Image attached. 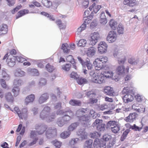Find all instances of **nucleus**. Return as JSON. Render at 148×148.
Returning a JSON list of instances; mask_svg holds the SVG:
<instances>
[{"instance_id": "f257e3e1", "label": "nucleus", "mask_w": 148, "mask_h": 148, "mask_svg": "<svg viewBox=\"0 0 148 148\" xmlns=\"http://www.w3.org/2000/svg\"><path fill=\"white\" fill-rule=\"evenodd\" d=\"M36 131H31L30 137L33 138L36 136L37 134L42 135L45 131V136L47 138H50L56 136L57 135V130L55 127H50L47 129V125L43 124L36 125L35 126Z\"/></svg>"}, {"instance_id": "f03ea898", "label": "nucleus", "mask_w": 148, "mask_h": 148, "mask_svg": "<svg viewBox=\"0 0 148 148\" xmlns=\"http://www.w3.org/2000/svg\"><path fill=\"white\" fill-rule=\"evenodd\" d=\"M108 58L105 56H102L96 59L93 64L96 70H99L105 68L108 63Z\"/></svg>"}, {"instance_id": "7ed1b4c3", "label": "nucleus", "mask_w": 148, "mask_h": 148, "mask_svg": "<svg viewBox=\"0 0 148 148\" xmlns=\"http://www.w3.org/2000/svg\"><path fill=\"white\" fill-rule=\"evenodd\" d=\"M56 113L58 115H62L66 114L61 118L63 121L64 122L65 124L70 120L74 115L73 112L70 110L65 111L63 110H60L57 111Z\"/></svg>"}, {"instance_id": "20e7f679", "label": "nucleus", "mask_w": 148, "mask_h": 148, "mask_svg": "<svg viewBox=\"0 0 148 148\" xmlns=\"http://www.w3.org/2000/svg\"><path fill=\"white\" fill-rule=\"evenodd\" d=\"M107 128H110L111 131L114 133H117L120 130V126L116 121H110L106 125Z\"/></svg>"}, {"instance_id": "39448f33", "label": "nucleus", "mask_w": 148, "mask_h": 148, "mask_svg": "<svg viewBox=\"0 0 148 148\" xmlns=\"http://www.w3.org/2000/svg\"><path fill=\"white\" fill-rule=\"evenodd\" d=\"M14 111L16 113L20 119L26 118L28 116V110L26 108L22 109V112H21L18 108L16 107L14 108Z\"/></svg>"}, {"instance_id": "423d86ee", "label": "nucleus", "mask_w": 148, "mask_h": 148, "mask_svg": "<svg viewBox=\"0 0 148 148\" xmlns=\"http://www.w3.org/2000/svg\"><path fill=\"white\" fill-rule=\"evenodd\" d=\"M105 81L104 77L101 73L100 74L93 73V82L101 84L104 82Z\"/></svg>"}, {"instance_id": "0eeeda50", "label": "nucleus", "mask_w": 148, "mask_h": 148, "mask_svg": "<svg viewBox=\"0 0 148 148\" xmlns=\"http://www.w3.org/2000/svg\"><path fill=\"white\" fill-rule=\"evenodd\" d=\"M102 120L97 119L93 123L94 126L96 127L99 131L103 130L105 129V125L102 123Z\"/></svg>"}, {"instance_id": "6e6552de", "label": "nucleus", "mask_w": 148, "mask_h": 148, "mask_svg": "<svg viewBox=\"0 0 148 148\" xmlns=\"http://www.w3.org/2000/svg\"><path fill=\"white\" fill-rule=\"evenodd\" d=\"M117 34L114 31H110L107 37V40L110 43L114 42L117 39Z\"/></svg>"}, {"instance_id": "1a4fd4ad", "label": "nucleus", "mask_w": 148, "mask_h": 148, "mask_svg": "<svg viewBox=\"0 0 148 148\" xmlns=\"http://www.w3.org/2000/svg\"><path fill=\"white\" fill-rule=\"evenodd\" d=\"M108 45L104 42H101L98 45V47L99 52L101 54L104 53L106 52Z\"/></svg>"}, {"instance_id": "9d476101", "label": "nucleus", "mask_w": 148, "mask_h": 148, "mask_svg": "<svg viewBox=\"0 0 148 148\" xmlns=\"http://www.w3.org/2000/svg\"><path fill=\"white\" fill-rule=\"evenodd\" d=\"M51 108L50 107L47 106L45 107L40 113V118L42 119H44L49 114Z\"/></svg>"}, {"instance_id": "9b49d317", "label": "nucleus", "mask_w": 148, "mask_h": 148, "mask_svg": "<svg viewBox=\"0 0 148 148\" xmlns=\"http://www.w3.org/2000/svg\"><path fill=\"white\" fill-rule=\"evenodd\" d=\"M6 62L8 65L10 67L13 66L16 63V58L12 55H9L7 59Z\"/></svg>"}, {"instance_id": "f8f14e48", "label": "nucleus", "mask_w": 148, "mask_h": 148, "mask_svg": "<svg viewBox=\"0 0 148 148\" xmlns=\"http://www.w3.org/2000/svg\"><path fill=\"white\" fill-rule=\"evenodd\" d=\"M123 3L124 5L131 7H133L137 4L136 0H123Z\"/></svg>"}, {"instance_id": "ddd939ff", "label": "nucleus", "mask_w": 148, "mask_h": 148, "mask_svg": "<svg viewBox=\"0 0 148 148\" xmlns=\"http://www.w3.org/2000/svg\"><path fill=\"white\" fill-rule=\"evenodd\" d=\"M107 69H109L108 67H107ZM102 75L104 77V79L105 80L106 78H111L113 76V73L111 71L107 70H103V71L101 73Z\"/></svg>"}, {"instance_id": "4468645a", "label": "nucleus", "mask_w": 148, "mask_h": 148, "mask_svg": "<svg viewBox=\"0 0 148 148\" xmlns=\"http://www.w3.org/2000/svg\"><path fill=\"white\" fill-rule=\"evenodd\" d=\"M137 116L138 115L136 113H131L125 118V120L127 122L132 123L136 119Z\"/></svg>"}, {"instance_id": "2eb2a0df", "label": "nucleus", "mask_w": 148, "mask_h": 148, "mask_svg": "<svg viewBox=\"0 0 148 148\" xmlns=\"http://www.w3.org/2000/svg\"><path fill=\"white\" fill-rule=\"evenodd\" d=\"M88 42L89 45L91 46L90 47L87 51V54L88 56H92V38L91 36L88 37Z\"/></svg>"}, {"instance_id": "dca6fc26", "label": "nucleus", "mask_w": 148, "mask_h": 148, "mask_svg": "<svg viewBox=\"0 0 148 148\" xmlns=\"http://www.w3.org/2000/svg\"><path fill=\"white\" fill-rule=\"evenodd\" d=\"M106 142L105 141H101V142L99 139H96L94 141V145H95L96 147H98L99 148H106Z\"/></svg>"}, {"instance_id": "f3484780", "label": "nucleus", "mask_w": 148, "mask_h": 148, "mask_svg": "<svg viewBox=\"0 0 148 148\" xmlns=\"http://www.w3.org/2000/svg\"><path fill=\"white\" fill-rule=\"evenodd\" d=\"M129 68L127 67L125 70L124 67L123 66H119L116 69V71L118 75H120L123 73H128L129 72Z\"/></svg>"}, {"instance_id": "a211bd4d", "label": "nucleus", "mask_w": 148, "mask_h": 148, "mask_svg": "<svg viewBox=\"0 0 148 148\" xmlns=\"http://www.w3.org/2000/svg\"><path fill=\"white\" fill-rule=\"evenodd\" d=\"M104 93L107 95L111 96H114L115 94L113 88L110 86L105 87L104 90Z\"/></svg>"}, {"instance_id": "6ab92c4d", "label": "nucleus", "mask_w": 148, "mask_h": 148, "mask_svg": "<svg viewBox=\"0 0 148 148\" xmlns=\"http://www.w3.org/2000/svg\"><path fill=\"white\" fill-rule=\"evenodd\" d=\"M35 95L33 94H30L27 96L25 100V104L27 105L29 103H32L35 99Z\"/></svg>"}, {"instance_id": "aec40b11", "label": "nucleus", "mask_w": 148, "mask_h": 148, "mask_svg": "<svg viewBox=\"0 0 148 148\" xmlns=\"http://www.w3.org/2000/svg\"><path fill=\"white\" fill-rule=\"evenodd\" d=\"M92 11H91L90 14L89 16H86V17L85 16L83 18V20H84V23H86V24H90V26H92Z\"/></svg>"}, {"instance_id": "412c9836", "label": "nucleus", "mask_w": 148, "mask_h": 148, "mask_svg": "<svg viewBox=\"0 0 148 148\" xmlns=\"http://www.w3.org/2000/svg\"><path fill=\"white\" fill-rule=\"evenodd\" d=\"M8 26L6 24H2L0 26V35L6 34L8 32Z\"/></svg>"}, {"instance_id": "4be33fe9", "label": "nucleus", "mask_w": 148, "mask_h": 148, "mask_svg": "<svg viewBox=\"0 0 148 148\" xmlns=\"http://www.w3.org/2000/svg\"><path fill=\"white\" fill-rule=\"evenodd\" d=\"M123 99L125 103H128L129 102L132 101L134 99V97L131 94L125 95L123 97Z\"/></svg>"}, {"instance_id": "5701e85b", "label": "nucleus", "mask_w": 148, "mask_h": 148, "mask_svg": "<svg viewBox=\"0 0 148 148\" xmlns=\"http://www.w3.org/2000/svg\"><path fill=\"white\" fill-rule=\"evenodd\" d=\"M49 98V96L47 93H44L38 99V102L40 104H42L45 102Z\"/></svg>"}, {"instance_id": "b1692460", "label": "nucleus", "mask_w": 148, "mask_h": 148, "mask_svg": "<svg viewBox=\"0 0 148 148\" xmlns=\"http://www.w3.org/2000/svg\"><path fill=\"white\" fill-rule=\"evenodd\" d=\"M5 99L8 102H13L14 97L11 92H8L5 93L4 96Z\"/></svg>"}, {"instance_id": "393cba45", "label": "nucleus", "mask_w": 148, "mask_h": 148, "mask_svg": "<svg viewBox=\"0 0 148 148\" xmlns=\"http://www.w3.org/2000/svg\"><path fill=\"white\" fill-rule=\"evenodd\" d=\"M89 117L84 115L80 117V120L82 124H87L89 123Z\"/></svg>"}, {"instance_id": "a878e982", "label": "nucleus", "mask_w": 148, "mask_h": 148, "mask_svg": "<svg viewBox=\"0 0 148 148\" xmlns=\"http://www.w3.org/2000/svg\"><path fill=\"white\" fill-rule=\"evenodd\" d=\"M30 8L34 9L35 6L37 7H42L40 3L37 1H33L31 2L28 5Z\"/></svg>"}, {"instance_id": "bb28decb", "label": "nucleus", "mask_w": 148, "mask_h": 148, "mask_svg": "<svg viewBox=\"0 0 148 148\" xmlns=\"http://www.w3.org/2000/svg\"><path fill=\"white\" fill-rule=\"evenodd\" d=\"M133 90L131 87L127 86L125 87L122 91L123 94L127 95L129 94H132Z\"/></svg>"}, {"instance_id": "cd10ccee", "label": "nucleus", "mask_w": 148, "mask_h": 148, "mask_svg": "<svg viewBox=\"0 0 148 148\" xmlns=\"http://www.w3.org/2000/svg\"><path fill=\"white\" fill-rule=\"evenodd\" d=\"M76 80L78 84L80 85L86 84L88 82L86 78L82 77H78L76 79Z\"/></svg>"}, {"instance_id": "c85d7f7f", "label": "nucleus", "mask_w": 148, "mask_h": 148, "mask_svg": "<svg viewBox=\"0 0 148 148\" xmlns=\"http://www.w3.org/2000/svg\"><path fill=\"white\" fill-rule=\"evenodd\" d=\"M100 21L101 23L103 24H106L107 23V18L104 12H102L101 14Z\"/></svg>"}, {"instance_id": "c756f323", "label": "nucleus", "mask_w": 148, "mask_h": 148, "mask_svg": "<svg viewBox=\"0 0 148 148\" xmlns=\"http://www.w3.org/2000/svg\"><path fill=\"white\" fill-rule=\"evenodd\" d=\"M56 115L55 113H52L51 114L47 116L45 118H46V121L48 123H49L53 121L56 118Z\"/></svg>"}, {"instance_id": "7c9ffc66", "label": "nucleus", "mask_w": 148, "mask_h": 148, "mask_svg": "<svg viewBox=\"0 0 148 148\" xmlns=\"http://www.w3.org/2000/svg\"><path fill=\"white\" fill-rule=\"evenodd\" d=\"M69 104L72 106H80L82 104L81 102L79 100L71 99L69 102Z\"/></svg>"}, {"instance_id": "2f4dec72", "label": "nucleus", "mask_w": 148, "mask_h": 148, "mask_svg": "<svg viewBox=\"0 0 148 148\" xmlns=\"http://www.w3.org/2000/svg\"><path fill=\"white\" fill-rule=\"evenodd\" d=\"M70 47L67 43L63 44L62 46L61 49L64 52L66 53H68L70 51Z\"/></svg>"}, {"instance_id": "473e14b6", "label": "nucleus", "mask_w": 148, "mask_h": 148, "mask_svg": "<svg viewBox=\"0 0 148 148\" xmlns=\"http://www.w3.org/2000/svg\"><path fill=\"white\" fill-rule=\"evenodd\" d=\"M55 22L60 29H64L66 28V24L62 23L60 20H56Z\"/></svg>"}, {"instance_id": "72a5a7b5", "label": "nucleus", "mask_w": 148, "mask_h": 148, "mask_svg": "<svg viewBox=\"0 0 148 148\" xmlns=\"http://www.w3.org/2000/svg\"><path fill=\"white\" fill-rule=\"evenodd\" d=\"M29 13V11L28 10H23L19 11L18 13V16L16 17V18H18L24 15L25 14Z\"/></svg>"}, {"instance_id": "f704fd0d", "label": "nucleus", "mask_w": 148, "mask_h": 148, "mask_svg": "<svg viewBox=\"0 0 148 148\" xmlns=\"http://www.w3.org/2000/svg\"><path fill=\"white\" fill-rule=\"evenodd\" d=\"M12 91L14 94V96L15 97L19 95L20 89L19 87L14 86Z\"/></svg>"}, {"instance_id": "c9c22d12", "label": "nucleus", "mask_w": 148, "mask_h": 148, "mask_svg": "<svg viewBox=\"0 0 148 148\" xmlns=\"http://www.w3.org/2000/svg\"><path fill=\"white\" fill-rule=\"evenodd\" d=\"M117 23L113 20H111L109 22V25L112 29L115 30L116 29Z\"/></svg>"}, {"instance_id": "e433bc0d", "label": "nucleus", "mask_w": 148, "mask_h": 148, "mask_svg": "<svg viewBox=\"0 0 148 148\" xmlns=\"http://www.w3.org/2000/svg\"><path fill=\"white\" fill-rule=\"evenodd\" d=\"M42 2L45 6L48 8H50L52 5L51 2L48 0H42Z\"/></svg>"}, {"instance_id": "4c0bfd02", "label": "nucleus", "mask_w": 148, "mask_h": 148, "mask_svg": "<svg viewBox=\"0 0 148 148\" xmlns=\"http://www.w3.org/2000/svg\"><path fill=\"white\" fill-rule=\"evenodd\" d=\"M79 125V124L77 123H72L68 127V130L70 131H73L75 130Z\"/></svg>"}, {"instance_id": "58836bf2", "label": "nucleus", "mask_w": 148, "mask_h": 148, "mask_svg": "<svg viewBox=\"0 0 148 148\" xmlns=\"http://www.w3.org/2000/svg\"><path fill=\"white\" fill-rule=\"evenodd\" d=\"M130 130L129 129H127L123 133L121 137V141H124L126 138L128 134L130 132Z\"/></svg>"}, {"instance_id": "ea45409f", "label": "nucleus", "mask_w": 148, "mask_h": 148, "mask_svg": "<svg viewBox=\"0 0 148 148\" xmlns=\"http://www.w3.org/2000/svg\"><path fill=\"white\" fill-rule=\"evenodd\" d=\"M101 8V6L97 5L95 3H93V12L96 13Z\"/></svg>"}, {"instance_id": "a19ab883", "label": "nucleus", "mask_w": 148, "mask_h": 148, "mask_svg": "<svg viewBox=\"0 0 148 148\" xmlns=\"http://www.w3.org/2000/svg\"><path fill=\"white\" fill-rule=\"evenodd\" d=\"M99 38V34L98 32H94L93 33V44L95 45L97 42V40Z\"/></svg>"}, {"instance_id": "79ce46f5", "label": "nucleus", "mask_w": 148, "mask_h": 148, "mask_svg": "<svg viewBox=\"0 0 148 148\" xmlns=\"http://www.w3.org/2000/svg\"><path fill=\"white\" fill-rule=\"evenodd\" d=\"M138 104L134 103V104L132 106L133 108H134L135 110H136L137 112L139 113H143L145 112V108L143 106H142V108H140L139 109H135V107L137 105H138Z\"/></svg>"}, {"instance_id": "37998d69", "label": "nucleus", "mask_w": 148, "mask_h": 148, "mask_svg": "<svg viewBox=\"0 0 148 148\" xmlns=\"http://www.w3.org/2000/svg\"><path fill=\"white\" fill-rule=\"evenodd\" d=\"M15 75L16 77H23L25 75V73L21 70L16 71L15 73Z\"/></svg>"}, {"instance_id": "c03bdc74", "label": "nucleus", "mask_w": 148, "mask_h": 148, "mask_svg": "<svg viewBox=\"0 0 148 148\" xmlns=\"http://www.w3.org/2000/svg\"><path fill=\"white\" fill-rule=\"evenodd\" d=\"M70 133L69 132L66 131H65L62 132L60 135V137L64 139L69 137L70 135Z\"/></svg>"}, {"instance_id": "a18cd8bd", "label": "nucleus", "mask_w": 148, "mask_h": 148, "mask_svg": "<svg viewBox=\"0 0 148 148\" xmlns=\"http://www.w3.org/2000/svg\"><path fill=\"white\" fill-rule=\"evenodd\" d=\"M92 144V140L90 139L86 141L85 143V147L86 148H91Z\"/></svg>"}, {"instance_id": "49530a36", "label": "nucleus", "mask_w": 148, "mask_h": 148, "mask_svg": "<svg viewBox=\"0 0 148 148\" xmlns=\"http://www.w3.org/2000/svg\"><path fill=\"white\" fill-rule=\"evenodd\" d=\"M66 62H70L73 64L75 63L74 59L71 55H69L67 56L66 58Z\"/></svg>"}, {"instance_id": "de8ad7c7", "label": "nucleus", "mask_w": 148, "mask_h": 148, "mask_svg": "<svg viewBox=\"0 0 148 148\" xmlns=\"http://www.w3.org/2000/svg\"><path fill=\"white\" fill-rule=\"evenodd\" d=\"M86 43V40L84 39H81L80 40L78 43L77 44V46L79 47H84L85 46Z\"/></svg>"}, {"instance_id": "09e8293b", "label": "nucleus", "mask_w": 148, "mask_h": 148, "mask_svg": "<svg viewBox=\"0 0 148 148\" xmlns=\"http://www.w3.org/2000/svg\"><path fill=\"white\" fill-rule=\"evenodd\" d=\"M79 139L78 138H73L69 142V144L71 145H73L77 144L79 141Z\"/></svg>"}, {"instance_id": "8fccbe9b", "label": "nucleus", "mask_w": 148, "mask_h": 148, "mask_svg": "<svg viewBox=\"0 0 148 148\" xmlns=\"http://www.w3.org/2000/svg\"><path fill=\"white\" fill-rule=\"evenodd\" d=\"M71 67V65L70 64H66L62 66V69L65 71H68L70 70Z\"/></svg>"}, {"instance_id": "3c124183", "label": "nucleus", "mask_w": 148, "mask_h": 148, "mask_svg": "<svg viewBox=\"0 0 148 148\" xmlns=\"http://www.w3.org/2000/svg\"><path fill=\"white\" fill-rule=\"evenodd\" d=\"M117 32L119 34H123L124 33V28L122 25L119 24L117 27Z\"/></svg>"}, {"instance_id": "603ef678", "label": "nucleus", "mask_w": 148, "mask_h": 148, "mask_svg": "<svg viewBox=\"0 0 148 148\" xmlns=\"http://www.w3.org/2000/svg\"><path fill=\"white\" fill-rule=\"evenodd\" d=\"M23 82L21 80H14L13 83L14 86L18 87L23 84Z\"/></svg>"}, {"instance_id": "864d4df0", "label": "nucleus", "mask_w": 148, "mask_h": 148, "mask_svg": "<svg viewBox=\"0 0 148 148\" xmlns=\"http://www.w3.org/2000/svg\"><path fill=\"white\" fill-rule=\"evenodd\" d=\"M108 108V105L106 104H103L101 105L97 106V109L99 110H103L107 109Z\"/></svg>"}, {"instance_id": "5fc2aeb1", "label": "nucleus", "mask_w": 148, "mask_h": 148, "mask_svg": "<svg viewBox=\"0 0 148 148\" xmlns=\"http://www.w3.org/2000/svg\"><path fill=\"white\" fill-rule=\"evenodd\" d=\"M45 68L47 71L50 72H52L54 69L53 66L50 65L49 63L46 65Z\"/></svg>"}, {"instance_id": "6e6d98bb", "label": "nucleus", "mask_w": 148, "mask_h": 148, "mask_svg": "<svg viewBox=\"0 0 148 148\" xmlns=\"http://www.w3.org/2000/svg\"><path fill=\"white\" fill-rule=\"evenodd\" d=\"M56 123L60 127H62L65 124L64 122L62 120L61 118L58 119Z\"/></svg>"}, {"instance_id": "4d7b16f0", "label": "nucleus", "mask_w": 148, "mask_h": 148, "mask_svg": "<svg viewBox=\"0 0 148 148\" xmlns=\"http://www.w3.org/2000/svg\"><path fill=\"white\" fill-rule=\"evenodd\" d=\"M52 143L56 147L58 148H60L62 144L61 142L57 140H55L53 141Z\"/></svg>"}, {"instance_id": "13d9d810", "label": "nucleus", "mask_w": 148, "mask_h": 148, "mask_svg": "<svg viewBox=\"0 0 148 148\" xmlns=\"http://www.w3.org/2000/svg\"><path fill=\"white\" fill-rule=\"evenodd\" d=\"M88 4L89 1L88 0H83L82 3V7L84 8H86L88 7Z\"/></svg>"}, {"instance_id": "bf43d9fd", "label": "nucleus", "mask_w": 148, "mask_h": 148, "mask_svg": "<svg viewBox=\"0 0 148 148\" xmlns=\"http://www.w3.org/2000/svg\"><path fill=\"white\" fill-rule=\"evenodd\" d=\"M16 58V60L19 62H23L25 60V59L21 56H15Z\"/></svg>"}, {"instance_id": "052dcab7", "label": "nucleus", "mask_w": 148, "mask_h": 148, "mask_svg": "<svg viewBox=\"0 0 148 148\" xmlns=\"http://www.w3.org/2000/svg\"><path fill=\"white\" fill-rule=\"evenodd\" d=\"M143 125L141 127H139L138 126L136 125L135 124H134L132 127V129L136 131H140L143 128Z\"/></svg>"}, {"instance_id": "680f3d73", "label": "nucleus", "mask_w": 148, "mask_h": 148, "mask_svg": "<svg viewBox=\"0 0 148 148\" xmlns=\"http://www.w3.org/2000/svg\"><path fill=\"white\" fill-rule=\"evenodd\" d=\"M86 25V23H84L82 24L81 26L78 28L77 30L78 32H81L84 30L85 29Z\"/></svg>"}, {"instance_id": "e2e57ef3", "label": "nucleus", "mask_w": 148, "mask_h": 148, "mask_svg": "<svg viewBox=\"0 0 148 148\" xmlns=\"http://www.w3.org/2000/svg\"><path fill=\"white\" fill-rule=\"evenodd\" d=\"M2 77L3 78H5V79H8L10 77L9 75L7 74L4 71H2Z\"/></svg>"}, {"instance_id": "0e129e2a", "label": "nucleus", "mask_w": 148, "mask_h": 148, "mask_svg": "<svg viewBox=\"0 0 148 148\" xmlns=\"http://www.w3.org/2000/svg\"><path fill=\"white\" fill-rule=\"evenodd\" d=\"M47 81L46 79L44 78H41L39 82V84L41 86L45 85Z\"/></svg>"}, {"instance_id": "69168bd1", "label": "nucleus", "mask_w": 148, "mask_h": 148, "mask_svg": "<svg viewBox=\"0 0 148 148\" xmlns=\"http://www.w3.org/2000/svg\"><path fill=\"white\" fill-rule=\"evenodd\" d=\"M128 62L131 64H136V62L134 58H132L128 60Z\"/></svg>"}, {"instance_id": "338daca9", "label": "nucleus", "mask_w": 148, "mask_h": 148, "mask_svg": "<svg viewBox=\"0 0 148 148\" xmlns=\"http://www.w3.org/2000/svg\"><path fill=\"white\" fill-rule=\"evenodd\" d=\"M22 7V6L21 5L16 6L12 10L11 12L12 14H14L16 12H17L19 9H21Z\"/></svg>"}, {"instance_id": "774afa93", "label": "nucleus", "mask_w": 148, "mask_h": 148, "mask_svg": "<svg viewBox=\"0 0 148 148\" xmlns=\"http://www.w3.org/2000/svg\"><path fill=\"white\" fill-rule=\"evenodd\" d=\"M132 79V77L130 75H127L125 78V82L127 83L130 82Z\"/></svg>"}]
</instances>
